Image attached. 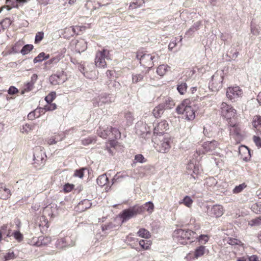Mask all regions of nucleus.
<instances>
[{
    "instance_id": "1",
    "label": "nucleus",
    "mask_w": 261,
    "mask_h": 261,
    "mask_svg": "<svg viewBox=\"0 0 261 261\" xmlns=\"http://www.w3.org/2000/svg\"><path fill=\"white\" fill-rule=\"evenodd\" d=\"M196 106L190 99H186L176 108L178 114H182L188 120H192L195 118Z\"/></svg>"
},
{
    "instance_id": "2",
    "label": "nucleus",
    "mask_w": 261,
    "mask_h": 261,
    "mask_svg": "<svg viewBox=\"0 0 261 261\" xmlns=\"http://www.w3.org/2000/svg\"><path fill=\"white\" fill-rule=\"evenodd\" d=\"M220 114L221 116L226 119L229 126L234 127L237 129V134H239L238 125L232 121L237 116V111L231 105L223 102L220 105Z\"/></svg>"
},
{
    "instance_id": "3",
    "label": "nucleus",
    "mask_w": 261,
    "mask_h": 261,
    "mask_svg": "<svg viewBox=\"0 0 261 261\" xmlns=\"http://www.w3.org/2000/svg\"><path fill=\"white\" fill-rule=\"evenodd\" d=\"M197 237L196 233L189 229H178L174 231L173 238L177 243L186 245L189 242H193V240Z\"/></svg>"
},
{
    "instance_id": "4",
    "label": "nucleus",
    "mask_w": 261,
    "mask_h": 261,
    "mask_svg": "<svg viewBox=\"0 0 261 261\" xmlns=\"http://www.w3.org/2000/svg\"><path fill=\"white\" fill-rule=\"evenodd\" d=\"M110 50L106 48L96 51L95 57V65L96 67L100 68L107 67L106 60H111Z\"/></svg>"
},
{
    "instance_id": "5",
    "label": "nucleus",
    "mask_w": 261,
    "mask_h": 261,
    "mask_svg": "<svg viewBox=\"0 0 261 261\" xmlns=\"http://www.w3.org/2000/svg\"><path fill=\"white\" fill-rule=\"evenodd\" d=\"M137 58L140 60V64L149 68L153 66V59H159V56L157 54H148L143 53H138L136 56Z\"/></svg>"
},
{
    "instance_id": "6",
    "label": "nucleus",
    "mask_w": 261,
    "mask_h": 261,
    "mask_svg": "<svg viewBox=\"0 0 261 261\" xmlns=\"http://www.w3.org/2000/svg\"><path fill=\"white\" fill-rule=\"evenodd\" d=\"M160 142L155 147L156 150L161 153H167L171 148V137L168 134L160 136Z\"/></svg>"
},
{
    "instance_id": "7",
    "label": "nucleus",
    "mask_w": 261,
    "mask_h": 261,
    "mask_svg": "<svg viewBox=\"0 0 261 261\" xmlns=\"http://www.w3.org/2000/svg\"><path fill=\"white\" fill-rule=\"evenodd\" d=\"M141 212L142 208L139 206L135 205L123 210L119 216L122 219V222L124 223Z\"/></svg>"
},
{
    "instance_id": "8",
    "label": "nucleus",
    "mask_w": 261,
    "mask_h": 261,
    "mask_svg": "<svg viewBox=\"0 0 261 261\" xmlns=\"http://www.w3.org/2000/svg\"><path fill=\"white\" fill-rule=\"evenodd\" d=\"M243 94V91L239 86L230 87L227 89L226 96L232 101L238 100Z\"/></svg>"
},
{
    "instance_id": "9",
    "label": "nucleus",
    "mask_w": 261,
    "mask_h": 261,
    "mask_svg": "<svg viewBox=\"0 0 261 261\" xmlns=\"http://www.w3.org/2000/svg\"><path fill=\"white\" fill-rule=\"evenodd\" d=\"M223 76L222 72H216L212 76L209 87L213 91H217L222 87Z\"/></svg>"
},
{
    "instance_id": "10",
    "label": "nucleus",
    "mask_w": 261,
    "mask_h": 261,
    "mask_svg": "<svg viewBox=\"0 0 261 261\" xmlns=\"http://www.w3.org/2000/svg\"><path fill=\"white\" fill-rule=\"evenodd\" d=\"M67 80L66 75L64 71H61L52 74L49 79L51 84L53 85H59L65 82Z\"/></svg>"
},
{
    "instance_id": "11",
    "label": "nucleus",
    "mask_w": 261,
    "mask_h": 261,
    "mask_svg": "<svg viewBox=\"0 0 261 261\" xmlns=\"http://www.w3.org/2000/svg\"><path fill=\"white\" fill-rule=\"evenodd\" d=\"M218 145L219 144L218 142L215 140L205 142L202 145L203 153L215 154L217 153L216 150L218 148Z\"/></svg>"
},
{
    "instance_id": "12",
    "label": "nucleus",
    "mask_w": 261,
    "mask_h": 261,
    "mask_svg": "<svg viewBox=\"0 0 261 261\" xmlns=\"http://www.w3.org/2000/svg\"><path fill=\"white\" fill-rule=\"evenodd\" d=\"M75 244L74 241H73L70 237H66L60 238L57 240L56 242L55 246L59 249H63L68 247H72Z\"/></svg>"
},
{
    "instance_id": "13",
    "label": "nucleus",
    "mask_w": 261,
    "mask_h": 261,
    "mask_svg": "<svg viewBox=\"0 0 261 261\" xmlns=\"http://www.w3.org/2000/svg\"><path fill=\"white\" fill-rule=\"evenodd\" d=\"M153 135L155 136L159 135L162 136L164 135V132L167 129L168 124L167 123L166 121L163 120L160 122H154L153 123Z\"/></svg>"
},
{
    "instance_id": "14",
    "label": "nucleus",
    "mask_w": 261,
    "mask_h": 261,
    "mask_svg": "<svg viewBox=\"0 0 261 261\" xmlns=\"http://www.w3.org/2000/svg\"><path fill=\"white\" fill-rule=\"evenodd\" d=\"M224 213L223 206L220 204H216L208 209L207 214L211 217L219 218L222 216Z\"/></svg>"
},
{
    "instance_id": "15",
    "label": "nucleus",
    "mask_w": 261,
    "mask_h": 261,
    "mask_svg": "<svg viewBox=\"0 0 261 261\" xmlns=\"http://www.w3.org/2000/svg\"><path fill=\"white\" fill-rule=\"evenodd\" d=\"M34 160L37 164L42 163L45 156L43 148L41 146H36L34 148Z\"/></svg>"
},
{
    "instance_id": "16",
    "label": "nucleus",
    "mask_w": 261,
    "mask_h": 261,
    "mask_svg": "<svg viewBox=\"0 0 261 261\" xmlns=\"http://www.w3.org/2000/svg\"><path fill=\"white\" fill-rule=\"evenodd\" d=\"M186 169L188 174L190 175L194 179L197 178V175L200 172L199 167L191 162L187 164Z\"/></svg>"
},
{
    "instance_id": "17",
    "label": "nucleus",
    "mask_w": 261,
    "mask_h": 261,
    "mask_svg": "<svg viewBox=\"0 0 261 261\" xmlns=\"http://www.w3.org/2000/svg\"><path fill=\"white\" fill-rule=\"evenodd\" d=\"M111 100L107 94H102L98 96L93 101V104L95 106H101L105 103H109Z\"/></svg>"
},
{
    "instance_id": "18",
    "label": "nucleus",
    "mask_w": 261,
    "mask_h": 261,
    "mask_svg": "<svg viewBox=\"0 0 261 261\" xmlns=\"http://www.w3.org/2000/svg\"><path fill=\"white\" fill-rule=\"evenodd\" d=\"M92 205L90 201L88 199H84L80 202L75 207L76 211L80 213L89 208Z\"/></svg>"
},
{
    "instance_id": "19",
    "label": "nucleus",
    "mask_w": 261,
    "mask_h": 261,
    "mask_svg": "<svg viewBox=\"0 0 261 261\" xmlns=\"http://www.w3.org/2000/svg\"><path fill=\"white\" fill-rule=\"evenodd\" d=\"M11 196L10 190L3 183H0V198L4 200L9 199Z\"/></svg>"
},
{
    "instance_id": "20",
    "label": "nucleus",
    "mask_w": 261,
    "mask_h": 261,
    "mask_svg": "<svg viewBox=\"0 0 261 261\" xmlns=\"http://www.w3.org/2000/svg\"><path fill=\"white\" fill-rule=\"evenodd\" d=\"M136 129L137 132H140L141 135L147 134L150 133L151 129L145 123L142 122H138L136 125Z\"/></svg>"
},
{
    "instance_id": "21",
    "label": "nucleus",
    "mask_w": 261,
    "mask_h": 261,
    "mask_svg": "<svg viewBox=\"0 0 261 261\" xmlns=\"http://www.w3.org/2000/svg\"><path fill=\"white\" fill-rule=\"evenodd\" d=\"M252 125L254 130L258 134H261V117L255 116L253 118Z\"/></svg>"
},
{
    "instance_id": "22",
    "label": "nucleus",
    "mask_w": 261,
    "mask_h": 261,
    "mask_svg": "<svg viewBox=\"0 0 261 261\" xmlns=\"http://www.w3.org/2000/svg\"><path fill=\"white\" fill-rule=\"evenodd\" d=\"M87 43L84 39H81L77 41L75 44V49L79 53L85 51L87 48Z\"/></svg>"
},
{
    "instance_id": "23",
    "label": "nucleus",
    "mask_w": 261,
    "mask_h": 261,
    "mask_svg": "<svg viewBox=\"0 0 261 261\" xmlns=\"http://www.w3.org/2000/svg\"><path fill=\"white\" fill-rule=\"evenodd\" d=\"M206 251V249L205 246L201 245L195 249L194 252V257L197 259L203 255Z\"/></svg>"
},
{
    "instance_id": "24",
    "label": "nucleus",
    "mask_w": 261,
    "mask_h": 261,
    "mask_svg": "<svg viewBox=\"0 0 261 261\" xmlns=\"http://www.w3.org/2000/svg\"><path fill=\"white\" fill-rule=\"evenodd\" d=\"M170 70V67L167 64L160 65L156 69V73L160 76L164 75Z\"/></svg>"
},
{
    "instance_id": "25",
    "label": "nucleus",
    "mask_w": 261,
    "mask_h": 261,
    "mask_svg": "<svg viewBox=\"0 0 261 261\" xmlns=\"http://www.w3.org/2000/svg\"><path fill=\"white\" fill-rule=\"evenodd\" d=\"M165 110L164 106L163 105L160 104L154 108L152 114L156 118L160 117L163 114Z\"/></svg>"
},
{
    "instance_id": "26",
    "label": "nucleus",
    "mask_w": 261,
    "mask_h": 261,
    "mask_svg": "<svg viewBox=\"0 0 261 261\" xmlns=\"http://www.w3.org/2000/svg\"><path fill=\"white\" fill-rule=\"evenodd\" d=\"M161 104L164 106L165 109H172L175 106L174 100L170 97H165L163 102Z\"/></svg>"
},
{
    "instance_id": "27",
    "label": "nucleus",
    "mask_w": 261,
    "mask_h": 261,
    "mask_svg": "<svg viewBox=\"0 0 261 261\" xmlns=\"http://www.w3.org/2000/svg\"><path fill=\"white\" fill-rule=\"evenodd\" d=\"M60 58L59 57H54L50 60H48L45 63V67L47 69H50V68L56 65L60 61Z\"/></svg>"
},
{
    "instance_id": "28",
    "label": "nucleus",
    "mask_w": 261,
    "mask_h": 261,
    "mask_svg": "<svg viewBox=\"0 0 261 261\" xmlns=\"http://www.w3.org/2000/svg\"><path fill=\"white\" fill-rule=\"evenodd\" d=\"M193 200L189 196H186L184 198L179 201V204H184L186 206L189 208H191L192 206Z\"/></svg>"
},
{
    "instance_id": "29",
    "label": "nucleus",
    "mask_w": 261,
    "mask_h": 261,
    "mask_svg": "<svg viewBox=\"0 0 261 261\" xmlns=\"http://www.w3.org/2000/svg\"><path fill=\"white\" fill-rule=\"evenodd\" d=\"M57 211V205H48L45 207L44 210V212L45 213H47L48 215L50 217H53L56 215L55 211Z\"/></svg>"
},
{
    "instance_id": "30",
    "label": "nucleus",
    "mask_w": 261,
    "mask_h": 261,
    "mask_svg": "<svg viewBox=\"0 0 261 261\" xmlns=\"http://www.w3.org/2000/svg\"><path fill=\"white\" fill-rule=\"evenodd\" d=\"M145 73L141 72L140 73H133L132 74V83L133 84H137L142 81L144 77Z\"/></svg>"
},
{
    "instance_id": "31",
    "label": "nucleus",
    "mask_w": 261,
    "mask_h": 261,
    "mask_svg": "<svg viewBox=\"0 0 261 261\" xmlns=\"http://www.w3.org/2000/svg\"><path fill=\"white\" fill-rule=\"evenodd\" d=\"M109 131L110 136H112L111 138L117 139L120 138L121 134L117 128L110 127H109Z\"/></svg>"
},
{
    "instance_id": "32",
    "label": "nucleus",
    "mask_w": 261,
    "mask_h": 261,
    "mask_svg": "<svg viewBox=\"0 0 261 261\" xmlns=\"http://www.w3.org/2000/svg\"><path fill=\"white\" fill-rule=\"evenodd\" d=\"M97 184L100 187L106 185L108 181V178L106 174H102L97 178Z\"/></svg>"
},
{
    "instance_id": "33",
    "label": "nucleus",
    "mask_w": 261,
    "mask_h": 261,
    "mask_svg": "<svg viewBox=\"0 0 261 261\" xmlns=\"http://www.w3.org/2000/svg\"><path fill=\"white\" fill-rule=\"evenodd\" d=\"M239 152L242 158L243 159L247 158V156H246V154H247L248 156L250 155L249 150L248 147L245 146H241L239 147Z\"/></svg>"
},
{
    "instance_id": "34",
    "label": "nucleus",
    "mask_w": 261,
    "mask_h": 261,
    "mask_svg": "<svg viewBox=\"0 0 261 261\" xmlns=\"http://www.w3.org/2000/svg\"><path fill=\"white\" fill-rule=\"evenodd\" d=\"M49 58V55H46L44 52H42L34 59L33 61L34 63H36L38 62H42V61L47 59Z\"/></svg>"
},
{
    "instance_id": "35",
    "label": "nucleus",
    "mask_w": 261,
    "mask_h": 261,
    "mask_svg": "<svg viewBox=\"0 0 261 261\" xmlns=\"http://www.w3.org/2000/svg\"><path fill=\"white\" fill-rule=\"evenodd\" d=\"M35 125L29 124H25L22 126L20 132L23 134H28L34 129Z\"/></svg>"
},
{
    "instance_id": "36",
    "label": "nucleus",
    "mask_w": 261,
    "mask_h": 261,
    "mask_svg": "<svg viewBox=\"0 0 261 261\" xmlns=\"http://www.w3.org/2000/svg\"><path fill=\"white\" fill-rule=\"evenodd\" d=\"M187 85L185 82H181L177 85V90L181 95H184L187 90Z\"/></svg>"
},
{
    "instance_id": "37",
    "label": "nucleus",
    "mask_w": 261,
    "mask_h": 261,
    "mask_svg": "<svg viewBox=\"0 0 261 261\" xmlns=\"http://www.w3.org/2000/svg\"><path fill=\"white\" fill-rule=\"evenodd\" d=\"M97 134L98 136L103 138H106L108 136H110L109 127H107V129L103 128H99L97 129Z\"/></svg>"
},
{
    "instance_id": "38",
    "label": "nucleus",
    "mask_w": 261,
    "mask_h": 261,
    "mask_svg": "<svg viewBox=\"0 0 261 261\" xmlns=\"http://www.w3.org/2000/svg\"><path fill=\"white\" fill-rule=\"evenodd\" d=\"M56 109V104L50 102L49 103H47V105H45L43 108H40L39 110H41V112H44V111H53Z\"/></svg>"
},
{
    "instance_id": "39",
    "label": "nucleus",
    "mask_w": 261,
    "mask_h": 261,
    "mask_svg": "<svg viewBox=\"0 0 261 261\" xmlns=\"http://www.w3.org/2000/svg\"><path fill=\"white\" fill-rule=\"evenodd\" d=\"M40 112L41 110H39V109H37L35 110L32 111L28 115V118L30 120H33L36 118H38L40 115Z\"/></svg>"
},
{
    "instance_id": "40",
    "label": "nucleus",
    "mask_w": 261,
    "mask_h": 261,
    "mask_svg": "<svg viewBox=\"0 0 261 261\" xmlns=\"http://www.w3.org/2000/svg\"><path fill=\"white\" fill-rule=\"evenodd\" d=\"M124 118L128 125H130L133 123L134 117L133 114L132 112L129 111L125 112Z\"/></svg>"
},
{
    "instance_id": "41",
    "label": "nucleus",
    "mask_w": 261,
    "mask_h": 261,
    "mask_svg": "<svg viewBox=\"0 0 261 261\" xmlns=\"http://www.w3.org/2000/svg\"><path fill=\"white\" fill-rule=\"evenodd\" d=\"M12 20L10 17H5L2 20L0 21V27L3 29L8 28L11 24Z\"/></svg>"
},
{
    "instance_id": "42",
    "label": "nucleus",
    "mask_w": 261,
    "mask_h": 261,
    "mask_svg": "<svg viewBox=\"0 0 261 261\" xmlns=\"http://www.w3.org/2000/svg\"><path fill=\"white\" fill-rule=\"evenodd\" d=\"M144 2L142 0H137L135 2L131 3L129 6L128 9L133 10L138 8L140 7Z\"/></svg>"
},
{
    "instance_id": "43",
    "label": "nucleus",
    "mask_w": 261,
    "mask_h": 261,
    "mask_svg": "<svg viewBox=\"0 0 261 261\" xmlns=\"http://www.w3.org/2000/svg\"><path fill=\"white\" fill-rule=\"evenodd\" d=\"M29 244L32 246L36 247H42V244H41V242L40 240V237L32 238V240H30Z\"/></svg>"
},
{
    "instance_id": "44",
    "label": "nucleus",
    "mask_w": 261,
    "mask_h": 261,
    "mask_svg": "<svg viewBox=\"0 0 261 261\" xmlns=\"http://www.w3.org/2000/svg\"><path fill=\"white\" fill-rule=\"evenodd\" d=\"M227 243L231 245H239V246L243 249V247L241 245V242L235 238H228L226 240Z\"/></svg>"
},
{
    "instance_id": "45",
    "label": "nucleus",
    "mask_w": 261,
    "mask_h": 261,
    "mask_svg": "<svg viewBox=\"0 0 261 261\" xmlns=\"http://www.w3.org/2000/svg\"><path fill=\"white\" fill-rule=\"evenodd\" d=\"M6 6L5 7L8 8V10H10L13 7H18V4L16 0H6Z\"/></svg>"
},
{
    "instance_id": "46",
    "label": "nucleus",
    "mask_w": 261,
    "mask_h": 261,
    "mask_svg": "<svg viewBox=\"0 0 261 261\" xmlns=\"http://www.w3.org/2000/svg\"><path fill=\"white\" fill-rule=\"evenodd\" d=\"M137 234L139 237L146 239L149 238L150 236L149 232L144 228L140 229L138 231Z\"/></svg>"
},
{
    "instance_id": "47",
    "label": "nucleus",
    "mask_w": 261,
    "mask_h": 261,
    "mask_svg": "<svg viewBox=\"0 0 261 261\" xmlns=\"http://www.w3.org/2000/svg\"><path fill=\"white\" fill-rule=\"evenodd\" d=\"M16 257V254L12 250H9L8 252L4 255L5 260L13 259Z\"/></svg>"
},
{
    "instance_id": "48",
    "label": "nucleus",
    "mask_w": 261,
    "mask_h": 261,
    "mask_svg": "<svg viewBox=\"0 0 261 261\" xmlns=\"http://www.w3.org/2000/svg\"><path fill=\"white\" fill-rule=\"evenodd\" d=\"M96 142V137L94 136L89 137L82 140V144L84 145H88Z\"/></svg>"
},
{
    "instance_id": "49",
    "label": "nucleus",
    "mask_w": 261,
    "mask_h": 261,
    "mask_svg": "<svg viewBox=\"0 0 261 261\" xmlns=\"http://www.w3.org/2000/svg\"><path fill=\"white\" fill-rule=\"evenodd\" d=\"M247 185L245 183L241 184L239 186H237L233 189L232 192L233 194H238L241 192L246 187Z\"/></svg>"
},
{
    "instance_id": "50",
    "label": "nucleus",
    "mask_w": 261,
    "mask_h": 261,
    "mask_svg": "<svg viewBox=\"0 0 261 261\" xmlns=\"http://www.w3.org/2000/svg\"><path fill=\"white\" fill-rule=\"evenodd\" d=\"M139 244L142 248L144 250H147L149 248L151 243L149 241L141 240L139 241Z\"/></svg>"
},
{
    "instance_id": "51",
    "label": "nucleus",
    "mask_w": 261,
    "mask_h": 261,
    "mask_svg": "<svg viewBox=\"0 0 261 261\" xmlns=\"http://www.w3.org/2000/svg\"><path fill=\"white\" fill-rule=\"evenodd\" d=\"M56 97L55 92H51L48 94L45 98V100L47 103L51 102Z\"/></svg>"
},
{
    "instance_id": "52",
    "label": "nucleus",
    "mask_w": 261,
    "mask_h": 261,
    "mask_svg": "<svg viewBox=\"0 0 261 261\" xmlns=\"http://www.w3.org/2000/svg\"><path fill=\"white\" fill-rule=\"evenodd\" d=\"M217 183L216 179L213 177H209L206 179L205 184L207 186L211 187L215 186Z\"/></svg>"
},
{
    "instance_id": "53",
    "label": "nucleus",
    "mask_w": 261,
    "mask_h": 261,
    "mask_svg": "<svg viewBox=\"0 0 261 261\" xmlns=\"http://www.w3.org/2000/svg\"><path fill=\"white\" fill-rule=\"evenodd\" d=\"M40 240L42 244V247L47 245L51 242V238L49 237L40 236Z\"/></svg>"
},
{
    "instance_id": "54",
    "label": "nucleus",
    "mask_w": 261,
    "mask_h": 261,
    "mask_svg": "<svg viewBox=\"0 0 261 261\" xmlns=\"http://www.w3.org/2000/svg\"><path fill=\"white\" fill-rule=\"evenodd\" d=\"M33 48V46L31 44L24 45L21 50V53L22 55H26Z\"/></svg>"
},
{
    "instance_id": "55",
    "label": "nucleus",
    "mask_w": 261,
    "mask_h": 261,
    "mask_svg": "<svg viewBox=\"0 0 261 261\" xmlns=\"http://www.w3.org/2000/svg\"><path fill=\"white\" fill-rule=\"evenodd\" d=\"M145 208L149 214L152 213L154 210V205L152 202L149 201L145 204Z\"/></svg>"
},
{
    "instance_id": "56",
    "label": "nucleus",
    "mask_w": 261,
    "mask_h": 261,
    "mask_svg": "<svg viewBox=\"0 0 261 261\" xmlns=\"http://www.w3.org/2000/svg\"><path fill=\"white\" fill-rule=\"evenodd\" d=\"M34 83L31 82H28L27 84H25L24 86L23 93L24 92H29L32 90L34 88Z\"/></svg>"
},
{
    "instance_id": "57",
    "label": "nucleus",
    "mask_w": 261,
    "mask_h": 261,
    "mask_svg": "<svg viewBox=\"0 0 261 261\" xmlns=\"http://www.w3.org/2000/svg\"><path fill=\"white\" fill-rule=\"evenodd\" d=\"M249 224L251 226H258L261 225V218L258 217L252 219L249 222Z\"/></svg>"
},
{
    "instance_id": "58",
    "label": "nucleus",
    "mask_w": 261,
    "mask_h": 261,
    "mask_svg": "<svg viewBox=\"0 0 261 261\" xmlns=\"http://www.w3.org/2000/svg\"><path fill=\"white\" fill-rule=\"evenodd\" d=\"M135 161L138 163H145L146 162V160L144 158L143 155L141 154H137L135 156Z\"/></svg>"
},
{
    "instance_id": "59",
    "label": "nucleus",
    "mask_w": 261,
    "mask_h": 261,
    "mask_svg": "<svg viewBox=\"0 0 261 261\" xmlns=\"http://www.w3.org/2000/svg\"><path fill=\"white\" fill-rule=\"evenodd\" d=\"M251 33L255 36L259 34V28L256 25H253L251 24Z\"/></svg>"
},
{
    "instance_id": "60",
    "label": "nucleus",
    "mask_w": 261,
    "mask_h": 261,
    "mask_svg": "<svg viewBox=\"0 0 261 261\" xmlns=\"http://www.w3.org/2000/svg\"><path fill=\"white\" fill-rule=\"evenodd\" d=\"M196 238L198 240L199 242L203 244L206 243L208 240V237L207 235H200L199 237L197 236Z\"/></svg>"
},
{
    "instance_id": "61",
    "label": "nucleus",
    "mask_w": 261,
    "mask_h": 261,
    "mask_svg": "<svg viewBox=\"0 0 261 261\" xmlns=\"http://www.w3.org/2000/svg\"><path fill=\"white\" fill-rule=\"evenodd\" d=\"M85 168H81L79 170H76L75 171L74 173V176L76 177H78L80 178H83L84 176V172L85 171Z\"/></svg>"
},
{
    "instance_id": "62",
    "label": "nucleus",
    "mask_w": 261,
    "mask_h": 261,
    "mask_svg": "<svg viewBox=\"0 0 261 261\" xmlns=\"http://www.w3.org/2000/svg\"><path fill=\"white\" fill-rule=\"evenodd\" d=\"M13 236L18 242H20L23 239L22 234L18 231H15L13 233Z\"/></svg>"
},
{
    "instance_id": "63",
    "label": "nucleus",
    "mask_w": 261,
    "mask_h": 261,
    "mask_svg": "<svg viewBox=\"0 0 261 261\" xmlns=\"http://www.w3.org/2000/svg\"><path fill=\"white\" fill-rule=\"evenodd\" d=\"M44 33L42 32H38L35 36V42L38 43L41 41L43 38Z\"/></svg>"
},
{
    "instance_id": "64",
    "label": "nucleus",
    "mask_w": 261,
    "mask_h": 261,
    "mask_svg": "<svg viewBox=\"0 0 261 261\" xmlns=\"http://www.w3.org/2000/svg\"><path fill=\"white\" fill-rule=\"evenodd\" d=\"M253 141L256 146L261 147V139L259 137L254 136Z\"/></svg>"
}]
</instances>
